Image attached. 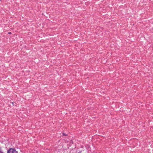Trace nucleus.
<instances>
[{
  "label": "nucleus",
  "mask_w": 153,
  "mask_h": 153,
  "mask_svg": "<svg viewBox=\"0 0 153 153\" xmlns=\"http://www.w3.org/2000/svg\"><path fill=\"white\" fill-rule=\"evenodd\" d=\"M8 34H10V32H9L8 33Z\"/></svg>",
  "instance_id": "obj_6"
},
{
  "label": "nucleus",
  "mask_w": 153,
  "mask_h": 153,
  "mask_svg": "<svg viewBox=\"0 0 153 153\" xmlns=\"http://www.w3.org/2000/svg\"><path fill=\"white\" fill-rule=\"evenodd\" d=\"M12 104H13V106L14 105V102H12Z\"/></svg>",
  "instance_id": "obj_5"
},
{
  "label": "nucleus",
  "mask_w": 153,
  "mask_h": 153,
  "mask_svg": "<svg viewBox=\"0 0 153 153\" xmlns=\"http://www.w3.org/2000/svg\"><path fill=\"white\" fill-rule=\"evenodd\" d=\"M10 34H11V32H10Z\"/></svg>",
  "instance_id": "obj_7"
},
{
  "label": "nucleus",
  "mask_w": 153,
  "mask_h": 153,
  "mask_svg": "<svg viewBox=\"0 0 153 153\" xmlns=\"http://www.w3.org/2000/svg\"><path fill=\"white\" fill-rule=\"evenodd\" d=\"M7 153H10V149L8 150Z\"/></svg>",
  "instance_id": "obj_4"
},
{
  "label": "nucleus",
  "mask_w": 153,
  "mask_h": 153,
  "mask_svg": "<svg viewBox=\"0 0 153 153\" xmlns=\"http://www.w3.org/2000/svg\"><path fill=\"white\" fill-rule=\"evenodd\" d=\"M62 135L63 136H67V134H65L64 133H63L62 134Z\"/></svg>",
  "instance_id": "obj_2"
},
{
  "label": "nucleus",
  "mask_w": 153,
  "mask_h": 153,
  "mask_svg": "<svg viewBox=\"0 0 153 153\" xmlns=\"http://www.w3.org/2000/svg\"><path fill=\"white\" fill-rule=\"evenodd\" d=\"M10 153H17L15 149L10 148Z\"/></svg>",
  "instance_id": "obj_1"
},
{
  "label": "nucleus",
  "mask_w": 153,
  "mask_h": 153,
  "mask_svg": "<svg viewBox=\"0 0 153 153\" xmlns=\"http://www.w3.org/2000/svg\"><path fill=\"white\" fill-rule=\"evenodd\" d=\"M0 153H3V152H1V148L0 147Z\"/></svg>",
  "instance_id": "obj_3"
}]
</instances>
